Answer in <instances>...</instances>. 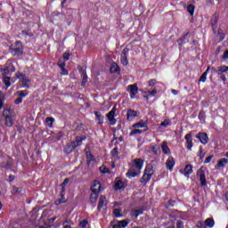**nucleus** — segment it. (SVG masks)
Returning <instances> with one entry per match:
<instances>
[{
    "label": "nucleus",
    "instance_id": "6",
    "mask_svg": "<svg viewBox=\"0 0 228 228\" xmlns=\"http://www.w3.org/2000/svg\"><path fill=\"white\" fill-rule=\"evenodd\" d=\"M198 177H200V186H206L208 182L206 181V173H204V167H201L197 172Z\"/></svg>",
    "mask_w": 228,
    "mask_h": 228
},
{
    "label": "nucleus",
    "instance_id": "44",
    "mask_svg": "<svg viewBox=\"0 0 228 228\" xmlns=\"http://www.w3.org/2000/svg\"><path fill=\"white\" fill-rule=\"evenodd\" d=\"M120 211H121V210L118 209V208H115V209H114L113 213H114V215H115V216H116L117 218L122 216V214H120Z\"/></svg>",
    "mask_w": 228,
    "mask_h": 228
},
{
    "label": "nucleus",
    "instance_id": "8",
    "mask_svg": "<svg viewBox=\"0 0 228 228\" xmlns=\"http://www.w3.org/2000/svg\"><path fill=\"white\" fill-rule=\"evenodd\" d=\"M138 117V111L129 109L126 112V120L133 122Z\"/></svg>",
    "mask_w": 228,
    "mask_h": 228
},
{
    "label": "nucleus",
    "instance_id": "7",
    "mask_svg": "<svg viewBox=\"0 0 228 228\" xmlns=\"http://www.w3.org/2000/svg\"><path fill=\"white\" fill-rule=\"evenodd\" d=\"M117 112V107H113L111 110L107 114L108 120L110 121L111 126H115L117 124V119H115V113Z\"/></svg>",
    "mask_w": 228,
    "mask_h": 228
},
{
    "label": "nucleus",
    "instance_id": "14",
    "mask_svg": "<svg viewBox=\"0 0 228 228\" xmlns=\"http://www.w3.org/2000/svg\"><path fill=\"white\" fill-rule=\"evenodd\" d=\"M128 89L130 90L131 99H134V96L138 94V85H130L128 86Z\"/></svg>",
    "mask_w": 228,
    "mask_h": 228
},
{
    "label": "nucleus",
    "instance_id": "50",
    "mask_svg": "<svg viewBox=\"0 0 228 228\" xmlns=\"http://www.w3.org/2000/svg\"><path fill=\"white\" fill-rule=\"evenodd\" d=\"M110 225H112V228H122V226H120V224H118V221L117 222V224H115V222L112 221L110 223Z\"/></svg>",
    "mask_w": 228,
    "mask_h": 228
},
{
    "label": "nucleus",
    "instance_id": "11",
    "mask_svg": "<svg viewBox=\"0 0 228 228\" xmlns=\"http://www.w3.org/2000/svg\"><path fill=\"white\" fill-rule=\"evenodd\" d=\"M106 206H108V200H106V196L102 195L98 202V211H101L102 208H106Z\"/></svg>",
    "mask_w": 228,
    "mask_h": 228
},
{
    "label": "nucleus",
    "instance_id": "29",
    "mask_svg": "<svg viewBox=\"0 0 228 228\" xmlns=\"http://www.w3.org/2000/svg\"><path fill=\"white\" fill-rule=\"evenodd\" d=\"M224 72H227V66L225 65L220 66L217 71H216V73L218 74L219 76H222Z\"/></svg>",
    "mask_w": 228,
    "mask_h": 228
},
{
    "label": "nucleus",
    "instance_id": "63",
    "mask_svg": "<svg viewBox=\"0 0 228 228\" xmlns=\"http://www.w3.org/2000/svg\"><path fill=\"white\" fill-rule=\"evenodd\" d=\"M15 180V176H13V175H9V181H10V183H12V181H14Z\"/></svg>",
    "mask_w": 228,
    "mask_h": 228
},
{
    "label": "nucleus",
    "instance_id": "16",
    "mask_svg": "<svg viewBox=\"0 0 228 228\" xmlns=\"http://www.w3.org/2000/svg\"><path fill=\"white\" fill-rule=\"evenodd\" d=\"M133 127L135 129H140L142 127H144V131H149V126H147V122H144L143 120H141L138 123L134 124Z\"/></svg>",
    "mask_w": 228,
    "mask_h": 228
},
{
    "label": "nucleus",
    "instance_id": "28",
    "mask_svg": "<svg viewBox=\"0 0 228 228\" xmlns=\"http://www.w3.org/2000/svg\"><path fill=\"white\" fill-rule=\"evenodd\" d=\"M115 190H122L124 188V182L118 180L114 185Z\"/></svg>",
    "mask_w": 228,
    "mask_h": 228
},
{
    "label": "nucleus",
    "instance_id": "37",
    "mask_svg": "<svg viewBox=\"0 0 228 228\" xmlns=\"http://www.w3.org/2000/svg\"><path fill=\"white\" fill-rule=\"evenodd\" d=\"M199 118H200V122H205L206 121V112H204V110L200 111Z\"/></svg>",
    "mask_w": 228,
    "mask_h": 228
},
{
    "label": "nucleus",
    "instance_id": "27",
    "mask_svg": "<svg viewBox=\"0 0 228 228\" xmlns=\"http://www.w3.org/2000/svg\"><path fill=\"white\" fill-rule=\"evenodd\" d=\"M20 191H22V188L17 187V186H12L11 193L12 195H20Z\"/></svg>",
    "mask_w": 228,
    "mask_h": 228
},
{
    "label": "nucleus",
    "instance_id": "18",
    "mask_svg": "<svg viewBox=\"0 0 228 228\" xmlns=\"http://www.w3.org/2000/svg\"><path fill=\"white\" fill-rule=\"evenodd\" d=\"M191 174H193V166L191 165H186L184 167V175L188 177Z\"/></svg>",
    "mask_w": 228,
    "mask_h": 228
},
{
    "label": "nucleus",
    "instance_id": "43",
    "mask_svg": "<svg viewBox=\"0 0 228 228\" xmlns=\"http://www.w3.org/2000/svg\"><path fill=\"white\" fill-rule=\"evenodd\" d=\"M17 95H19L20 98L22 97H26V95H28V92L27 91H18Z\"/></svg>",
    "mask_w": 228,
    "mask_h": 228
},
{
    "label": "nucleus",
    "instance_id": "57",
    "mask_svg": "<svg viewBox=\"0 0 228 228\" xmlns=\"http://www.w3.org/2000/svg\"><path fill=\"white\" fill-rule=\"evenodd\" d=\"M3 106H4V97L0 98V110H3Z\"/></svg>",
    "mask_w": 228,
    "mask_h": 228
},
{
    "label": "nucleus",
    "instance_id": "32",
    "mask_svg": "<svg viewBox=\"0 0 228 228\" xmlns=\"http://www.w3.org/2000/svg\"><path fill=\"white\" fill-rule=\"evenodd\" d=\"M82 74H83L82 86H85V85H86V83L88 82V75H86V71L85 70L82 71Z\"/></svg>",
    "mask_w": 228,
    "mask_h": 228
},
{
    "label": "nucleus",
    "instance_id": "10",
    "mask_svg": "<svg viewBox=\"0 0 228 228\" xmlns=\"http://www.w3.org/2000/svg\"><path fill=\"white\" fill-rule=\"evenodd\" d=\"M127 53H129V48H124L121 53V63L125 66L129 64V61H127Z\"/></svg>",
    "mask_w": 228,
    "mask_h": 228
},
{
    "label": "nucleus",
    "instance_id": "39",
    "mask_svg": "<svg viewBox=\"0 0 228 228\" xmlns=\"http://www.w3.org/2000/svg\"><path fill=\"white\" fill-rule=\"evenodd\" d=\"M118 224H119V225L121 226V228L123 227H127V225L129 224V222L127 220H122V221H118Z\"/></svg>",
    "mask_w": 228,
    "mask_h": 228
},
{
    "label": "nucleus",
    "instance_id": "23",
    "mask_svg": "<svg viewBox=\"0 0 228 228\" xmlns=\"http://www.w3.org/2000/svg\"><path fill=\"white\" fill-rule=\"evenodd\" d=\"M74 149H76V146H74L71 142L70 144H67L65 146L64 151L66 152V154H70V152H72V151H74Z\"/></svg>",
    "mask_w": 228,
    "mask_h": 228
},
{
    "label": "nucleus",
    "instance_id": "4",
    "mask_svg": "<svg viewBox=\"0 0 228 228\" xmlns=\"http://www.w3.org/2000/svg\"><path fill=\"white\" fill-rule=\"evenodd\" d=\"M3 117L5 120V126L7 127H12L13 126V115L10 109H4L3 110Z\"/></svg>",
    "mask_w": 228,
    "mask_h": 228
},
{
    "label": "nucleus",
    "instance_id": "60",
    "mask_svg": "<svg viewBox=\"0 0 228 228\" xmlns=\"http://www.w3.org/2000/svg\"><path fill=\"white\" fill-rule=\"evenodd\" d=\"M223 60H228V50L224 53Z\"/></svg>",
    "mask_w": 228,
    "mask_h": 228
},
{
    "label": "nucleus",
    "instance_id": "9",
    "mask_svg": "<svg viewBox=\"0 0 228 228\" xmlns=\"http://www.w3.org/2000/svg\"><path fill=\"white\" fill-rule=\"evenodd\" d=\"M210 24L212 26L213 32L216 34V28H218V14L215 13L210 20Z\"/></svg>",
    "mask_w": 228,
    "mask_h": 228
},
{
    "label": "nucleus",
    "instance_id": "34",
    "mask_svg": "<svg viewBox=\"0 0 228 228\" xmlns=\"http://www.w3.org/2000/svg\"><path fill=\"white\" fill-rule=\"evenodd\" d=\"M94 115L96 117V119L98 120V124H102L103 118H102V115L101 114V112L95 111Z\"/></svg>",
    "mask_w": 228,
    "mask_h": 228
},
{
    "label": "nucleus",
    "instance_id": "12",
    "mask_svg": "<svg viewBox=\"0 0 228 228\" xmlns=\"http://www.w3.org/2000/svg\"><path fill=\"white\" fill-rule=\"evenodd\" d=\"M97 199H99V190L93 187V191L91 193L89 200L90 202H92V204H95L97 202Z\"/></svg>",
    "mask_w": 228,
    "mask_h": 228
},
{
    "label": "nucleus",
    "instance_id": "36",
    "mask_svg": "<svg viewBox=\"0 0 228 228\" xmlns=\"http://www.w3.org/2000/svg\"><path fill=\"white\" fill-rule=\"evenodd\" d=\"M111 156L114 159H118V148H114L111 151Z\"/></svg>",
    "mask_w": 228,
    "mask_h": 228
},
{
    "label": "nucleus",
    "instance_id": "40",
    "mask_svg": "<svg viewBox=\"0 0 228 228\" xmlns=\"http://www.w3.org/2000/svg\"><path fill=\"white\" fill-rule=\"evenodd\" d=\"M100 171L102 174H110V169L104 166L100 167Z\"/></svg>",
    "mask_w": 228,
    "mask_h": 228
},
{
    "label": "nucleus",
    "instance_id": "56",
    "mask_svg": "<svg viewBox=\"0 0 228 228\" xmlns=\"http://www.w3.org/2000/svg\"><path fill=\"white\" fill-rule=\"evenodd\" d=\"M63 58L66 60V61H69V58H70V53H63Z\"/></svg>",
    "mask_w": 228,
    "mask_h": 228
},
{
    "label": "nucleus",
    "instance_id": "49",
    "mask_svg": "<svg viewBox=\"0 0 228 228\" xmlns=\"http://www.w3.org/2000/svg\"><path fill=\"white\" fill-rule=\"evenodd\" d=\"M61 74L62 76H67L69 74V71L67 70V69H65V67L61 68Z\"/></svg>",
    "mask_w": 228,
    "mask_h": 228
},
{
    "label": "nucleus",
    "instance_id": "26",
    "mask_svg": "<svg viewBox=\"0 0 228 228\" xmlns=\"http://www.w3.org/2000/svg\"><path fill=\"white\" fill-rule=\"evenodd\" d=\"M228 164L227 159H221L217 163V168H224Z\"/></svg>",
    "mask_w": 228,
    "mask_h": 228
},
{
    "label": "nucleus",
    "instance_id": "46",
    "mask_svg": "<svg viewBox=\"0 0 228 228\" xmlns=\"http://www.w3.org/2000/svg\"><path fill=\"white\" fill-rule=\"evenodd\" d=\"M88 224V221L86 219H84L82 222L79 223V227L85 228Z\"/></svg>",
    "mask_w": 228,
    "mask_h": 228
},
{
    "label": "nucleus",
    "instance_id": "1",
    "mask_svg": "<svg viewBox=\"0 0 228 228\" xmlns=\"http://www.w3.org/2000/svg\"><path fill=\"white\" fill-rule=\"evenodd\" d=\"M142 167L143 160L142 159H134L132 167L128 169L126 173V177H129L131 179L132 177H136V175H140V172L142 171Z\"/></svg>",
    "mask_w": 228,
    "mask_h": 228
},
{
    "label": "nucleus",
    "instance_id": "2",
    "mask_svg": "<svg viewBox=\"0 0 228 228\" xmlns=\"http://www.w3.org/2000/svg\"><path fill=\"white\" fill-rule=\"evenodd\" d=\"M154 175V167H152V164H148L145 167L144 174L140 180V183L142 184L146 185L149 181H151V178Z\"/></svg>",
    "mask_w": 228,
    "mask_h": 228
},
{
    "label": "nucleus",
    "instance_id": "45",
    "mask_svg": "<svg viewBox=\"0 0 228 228\" xmlns=\"http://www.w3.org/2000/svg\"><path fill=\"white\" fill-rule=\"evenodd\" d=\"M46 122L49 125V127H53V123L54 122V118H46Z\"/></svg>",
    "mask_w": 228,
    "mask_h": 228
},
{
    "label": "nucleus",
    "instance_id": "20",
    "mask_svg": "<svg viewBox=\"0 0 228 228\" xmlns=\"http://www.w3.org/2000/svg\"><path fill=\"white\" fill-rule=\"evenodd\" d=\"M119 71H120V68L118 67V64H117V62H113L110 65V72H111V74H115V73L119 72Z\"/></svg>",
    "mask_w": 228,
    "mask_h": 228
},
{
    "label": "nucleus",
    "instance_id": "64",
    "mask_svg": "<svg viewBox=\"0 0 228 228\" xmlns=\"http://www.w3.org/2000/svg\"><path fill=\"white\" fill-rule=\"evenodd\" d=\"M197 227L198 228H204V224H202V223H198Z\"/></svg>",
    "mask_w": 228,
    "mask_h": 228
},
{
    "label": "nucleus",
    "instance_id": "47",
    "mask_svg": "<svg viewBox=\"0 0 228 228\" xmlns=\"http://www.w3.org/2000/svg\"><path fill=\"white\" fill-rule=\"evenodd\" d=\"M160 126H162L163 127H167V126H170V119H166V120H164V121L160 124Z\"/></svg>",
    "mask_w": 228,
    "mask_h": 228
},
{
    "label": "nucleus",
    "instance_id": "35",
    "mask_svg": "<svg viewBox=\"0 0 228 228\" xmlns=\"http://www.w3.org/2000/svg\"><path fill=\"white\" fill-rule=\"evenodd\" d=\"M187 12L190 13V15H193V13H195V5L189 4L187 6Z\"/></svg>",
    "mask_w": 228,
    "mask_h": 228
},
{
    "label": "nucleus",
    "instance_id": "59",
    "mask_svg": "<svg viewBox=\"0 0 228 228\" xmlns=\"http://www.w3.org/2000/svg\"><path fill=\"white\" fill-rule=\"evenodd\" d=\"M211 159H213V155L207 157V159H205V163H210Z\"/></svg>",
    "mask_w": 228,
    "mask_h": 228
},
{
    "label": "nucleus",
    "instance_id": "25",
    "mask_svg": "<svg viewBox=\"0 0 228 228\" xmlns=\"http://www.w3.org/2000/svg\"><path fill=\"white\" fill-rule=\"evenodd\" d=\"M93 188H94V190H98V193H99V191H101V183H99V181L97 180H94V182L91 186V191H93Z\"/></svg>",
    "mask_w": 228,
    "mask_h": 228
},
{
    "label": "nucleus",
    "instance_id": "33",
    "mask_svg": "<svg viewBox=\"0 0 228 228\" xmlns=\"http://www.w3.org/2000/svg\"><path fill=\"white\" fill-rule=\"evenodd\" d=\"M61 200H59V204H63V202H65V194H63L65 192V185H61Z\"/></svg>",
    "mask_w": 228,
    "mask_h": 228
},
{
    "label": "nucleus",
    "instance_id": "51",
    "mask_svg": "<svg viewBox=\"0 0 228 228\" xmlns=\"http://www.w3.org/2000/svg\"><path fill=\"white\" fill-rule=\"evenodd\" d=\"M159 149V147H158V145H153L151 147V152H153V154H158V150Z\"/></svg>",
    "mask_w": 228,
    "mask_h": 228
},
{
    "label": "nucleus",
    "instance_id": "5",
    "mask_svg": "<svg viewBox=\"0 0 228 228\" xmlns=\"http://www.w3.org/2000/svg\"><path fill=\"white\" fill-rule=\"evenodd\" d=\"M18 79L21 81L23 88H29V85L31 84V80L29 77L22 73L16 74Z\"/></svg>",
    "mask_w": 228,
    "mask_h": 228
},
{
    "label": "nucleus",
    "instance_id": "22",
    "mask_svg": "<svg viewBox=\"0 0 228 228\" xmlns=\"http://www.w3.org/2000/svg\"><path fill=\"white\" fill-rule=\"evenodd\" d=\"M140 215H143V208H137L132 211V216H134V218H138Z\"/></svg>",
    "mask_w": 228,
    "mask_h": 228
},
{
    "label": "nucleus",
    "instance_id": "55",
    "mask_svg": "<svg viewBox=\"0 0 228 228\" xmlns=\"http://www.w3.org/2000/svg\"><path fill=\"white\" fill-rule=\"evenodd\" d=\"M157 83V80L156 79H151L149 82H148V85L149 86H154V84Z\"/></svg>",
    "mask_w": 228,
    "mask_h": 228
},
{
    "label": "nucleus",
    "instance_id": "54",
    "mask_svg": "<svg viewBox=\"0 0 228 228\" xmlns=\"http://www.w3.org/2000/svg\"><path fill=\"white\" fill-rule=\"evenodd\" d=\"M204 156H206V153H204V151L202 149L200 150V159H202L204 158Z\"/></svg>",
    "mask_w": 228,
    "mask_h": 228
},
{
    "label": "nucleus",
    "instance_id": "19",
    "mask_svg": "<svg viewBox=\"0 0 228 228\" xmlns=\"http://www.w3.org/2000/svg\"><path fill=\"white\" fill-rule=\"evenodd\" d=\"M209 70H211V67L208 66L206 71L200 77V80H199L200 82L206 83V79H208V72H209Z\"/></svg>",
    "mask_w": 228,
    "mask_h": 228
},
{
    "label": "nucleus",
    "instance_id": "13",
    "mask_svg": "<svg viewBox=\"0 0 228 228\" xmlns=\"http://www.w3.org/2000/svg\"><path fill=\"white\" fill-rule=\"evenodd\" d=\"M196 138L200 139V142H201L203 145H206V143L209 142V138L206 133H199V134L196 135Z\"/></svg>",
    "mask_w": 228,
    "mask_h": 228
},
{
    "label": "nucleus",
    "instance_id": "21",
    "mask_svg": "<svg viewBox=\"0 0 228 228\" xmlns=\"http://www.w3.org/2000/svg\"><path fill=\"white\" fill-rule=\"evenodd\" d=\"M83 140H85V138L77 136V137H76V140L73 141L71 143L73 144V146H74L75 149H76L77 147H79V145H81V143L83 142Z\"/></svg>",
    "mask_w": 228,
    "mask_h": 228
},
{
    "label": "nucleus",
    "instance_id": "30",
    "mask_svg": "<svg viewBox=\"0 0 228 228\" xmlns=\"http://www.w3.org/2000/svg\"><path fill=\"white\" fill-rule=\"evenodd\" d=\"M205 225L207 227H213L215 225V220L211 219V218H208L205 220Z\"/></svg>",
    "mask_w": 228,
    "mask_h": 228
},
{
    "label": "nucleus",
    "instance_id": "62",
    "mask_svg": "<svg viewBox=\"0 0 228 228\" xmlns=\"http://www.w3.org/2000/svg\"><path fill=\"white\" fill-rule=\"evenodd\" d=\"M66 184H69V178H65L63 183H61V186H65Z\"/></svg>",
    "mask_w": 228,
    "mask_h": 228
},
{
    "label": "nucleus",
    "instance_id": "15",
    "mask_svg": "<svg viewBox=\"0 0 228 228\" xmlns=\"http://www.w3.org/2000/svg\"><path fill=\"white\" fill-rule=\"evenodd\" d=\"M175 166V159H174L173 157H169L166 161V167L167 170H173Z\"/></svg>",
    "mask_w": 228,
    "mask_h": 228
},
{
    "label": "nucleus",
    "instance_id": "42",
    "mask_svg": "<svg viewBox=\"0 0 228 228\" xmlns=\"http://www.w3.org/2000/svg\"><path fill=\"white\" fill-rule=\"evenodd\" d=\"M142 133H143L142 130L140 129H134L130 133V136H133L134 134H142Z\"/></svg>",
    "mask_w": 228,
    "mask_h": 228
},
{
    "label": "nucleus",
    "instance_id": "31",
    "mask_svg": "<svg viewBox=\"0 0 228 228\" xmlns=\"http://www.w3.org/2000/svg\"><path fill=\"white\" fill-rule=\"evenodd\" d=\"M217 37H218L220 42H222V40H224V38H225V34H224V30L222 28H218Z\"/></svg>",
    "mask_w": 228,
    "mask_h": 228
},
{
    "label": "nucleus",
    "instance_id": "53",
    "mask_svg": "<svg viewBox=\"0 0 228 228\" xmlns=\"http://www.w3.org/2000/svg\"><path fill=\"white\" fill-rule=\"evenodd\" d=\"M58 67H60V69L65 67V62L62 60H59L58 63H57Z\"/></svg>",
    "mask_w": 228,
    "mask_h": 228
},
{
    "label": "nucleus",
    "instance_id": "24",
    "mask_svg": "<svg viewBox=\"0 0 228 228\" xmlns=\"http://www.w3.org/2000/svg\"><path fill=\"white\" fill-rule=\"evenodd\" d=\"M161 149H162V152H164V154H170V148H168L167 142H162Z\"/></svg>",
    "mask_w": 228,
    "mask_h": 228
},
{
    "label": "nucleus",
    "instance_id": "48",
    "mask_svg": "<svg viewBox=\"0 0 228 228\" xmlns=\"http://www.w3.org/2000/svg\"><path fill=\"white\" fill-rule=\"evenodd\" d=\"M1 72L4 76H6V74H10V69L6 67L4 69H1Z\"/></svg>",
    "mask_w": 228,
    "mask_h": 228
},
{
    "label": "nucleus",
    "instance_id": "41",
    "mask_svg": "<svg viewBox=\"0 0 228 228\" xmlns=\"http://www.w3.org/2000/svg\"><path fill=\"white\" fill-rule=\"evenodd\" d=\"M86 159L87 163H90V161H94V155H92L91 152H86Z\"/></svg>",
    "mask_w": 228,
    "mask_h": 228
},
{
    "label": "nucleus",
    "instance_id": "17",
    "mask_svg": "<svg viewBox=\"0 0 228 228\" xmlns=\"http://www.w3.org/2000/svg\"><path fill=\"white\" fill-rule=\"evenodd\" d=\"M185 140L187 142V149L191 150V147H193V141L191 140V134H187L185 135Z\"/></svg>",
    "mask_w": 228,
    "mask_h": 228
},
{
    "label": "nucleus",
    "instance_id": "38",
    "mask_svg": "<svg viewBox=\"0 0 228 228\" xmlns=\"http://www.w3.org/2000/svg\"><path fill=\"white\" fill-rule=\"evenodd\" d=\"M10 77H4V83L6 86V88L10 87L12 86V83L10 82Z\"/></svg>",
    "mask_w": 228,
    "mask_h": 228
},
{
    "label": "nucleus",
    "instance_id": "52",
    "mask_svg": "<svg viewBox=\"0 0 228 228\" xmlns=\"http://www.w3.org/2000/svg\"><path fill=\"white\" fill-rule=\"evenodd\" d=\"M176 228H184V225H183V221L178 220L176 222Z\"/></svg>",
    "mask_w": 228,
    "mask_h": 228
},
{
    "label": "nucleus",
    "instance_id": "58",
    "mask_svg": "<svg viewBox=\"0 0 228 228\" xmlns=\"http://www.w3.org/2000/svg\"><path fill=\"white\" fill-rule=\"evenodd\" d=\"M148 93L150 95H152L154 97V95H156V94H158V91L156 89H153L152 91H149Z\"/></svg>",
    "mask_w": 228,
    "mask_h": 228
},
{
    "label": "nucleus",
    "instance_id": "61",
    "mask_svg": "<svg viewBox=\"0 0 228 228\" xmlns=\"http://www.w3.org/2000/svg\"><path fill=\"white\" fill-rule=\"evenodd\" d=\"M20 102H22V98H18L14 101V104H20Z\"/></svg>",
    "mask_w": 228,
    "mask_h": 228
},
{
    "label": "nucleus",
    "instance_id": "3",
    "mask_svg": "<svg viewBox=\"0 0 228 228\" xmlns=\"http://www.w3.org/2000/svg\"><path fill=\"white\" fill-rule=\"evenodd\" d=\"M10 51L12 56H22V54H24V46H22V42L17 41L14 45L10 47Z\"/></svg>",
    "mask_w": 228,
    "mask_h": 228
}]
</instances>
